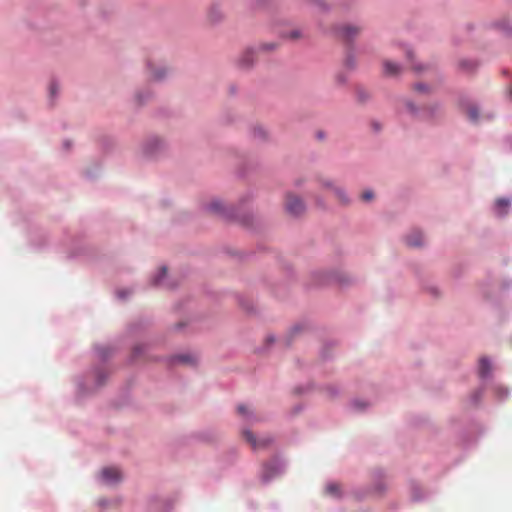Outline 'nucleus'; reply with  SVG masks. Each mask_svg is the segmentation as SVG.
<instances>
[{
  "label": "nucleus",
  "instance_id": "29",
  "mask_svg": "<svg viewBox=\"0 0 512 512\" xmlns=\"http://www.w3.org/2000/svg\"><path fill=\"white\" fill-rule=\"evenodd\" d=\"M413 69L416 70V71H420L421 70V68L416 67V66H414Z\"/></svg>",
  "mask_w": 512,
  "mask_h": 512
},
{
  "label": "nucleus",
  "instance_id": "13",
  "mask_svg": "<svg viewBox=\"0 0 512 512\" xmlns=\"http://www.w3.org/2000/svg\"><path fill=\"white\" fill-rule=\"evenodd\" d=\"M221 11L217 7H212L209 11V18L211 21H217L221 18Z\"/></svg>",
  "mask_w": 512,
  "mask_h": 512
},
{
  "label": "nucleus",
  "instance_id": "27",
  "mask_svg": "<svg viewBox=\"0 0 512 512\" xmlns=\"http://www.w3.org/2000/svg\"><path fill=\"white\" fill-rule=\"evenodd\" d=\"M178 360L181 361V362H188L189 357L188 356H179Z\"/></svg>",
  "mask_w": 512,
  "mask_h": 512
},
{
  "label": "nucleus",
  "instance_id": "8",
  "mask_svg": "<svg viewBox=\"0 0 512 512\" xmlns=\"http://www.w3.org/2000/svg\"><path fill=\"white\" fill-rule=\"evenodd\" d=\"M422 238V233L415 230L406 237V242L411 247H418L422 245Z\"/></svg>",
  "mask_w": 512,
  "mask_h": 512
},
{
  "label": "nucleus",
  "instance_id": "15",
  "mask_svg": "<svg viewBox=\"0 0 512 512\" xmlns=\"http://www.w3.org/2000/svg\"><path fill=\"white\" fill-rule=\"evenodd\" d=\"M276 47H277V44H276V43H274V42H271V43L261 44V45L258 47V50H259V51L268 52V51H272V50H274Z\"/></svg>",
  "mask_w": 512,
  "mask_h": 512
},
{
  "label": "nucleus",
  "instance_id": "2",
  "mask_svg": "<svg viewBox=\"0 0 512 512\" xmlns=\"http://www.w3.org/2000/svg\"><path fill=\"white\" fill-rule=\"evenodd\" d=\"M101 478L106 484H116L121 481L122 474L116 467H106L101 471Z\"/></svg>",
  "mask_w": 512,
  "mask_h": 512
},
{
  "label": "nucleus",
  "instance_id": "30",
  "mask_svg": "<svg viewBox=\"0 0 512 512\" xmlns=\"http://www.w3.org/2000/svg\"><path fill=\"white\" fill-rule=\"evenodd\" d=\"M118 295H119V297H121V298H122V297H124V295L122 294V292H119V293H118Z\"/></svg>",
  "mask_w": 512,
  "mask_h": 512
},
{
  "label": "nucleus",
  "instance_id": "10",
  "mask_svg": "<svg viewBox=\"0 0 512 512\" xmlns=\"http://www.w3.org/2000/svg\"><path fill=\"white\" fill-rule=\"evenodd\" d=\"M324 185L331 189L335 197L343 204L348 202L345 192L340 187H334L331 183H324Z\"/></svg>",
  "mask_w": 512,
  "mask_h": 512
},
{
  "label": "nucleus",
  "instance_id": "17",
  "mask_svg": "<svg viewBox=\"0 0 512 512\" xmlns=\"http://www.w3.org/2000/svg\"><path fill=\"white\" fill-rule=\"evenodd\" d=\"M166 271H167L166 267H162L160 269L159 275L153 279V285H160L161 284V278L166 275Z\"/></svg>",
  "mask_w": 512,
  "mask_h": 512
},
{
  "label": "nucleus",
  "instance_id": "22",
  "mask_svg": "<svg viewBox=\"0 0 512 512\" xmlns=\"http://www.w3.org/2000/svg\"><path fill=\"white\" fill-rule=\"evenodd\" d=\"M254 136L258 138H264L265 137V131L262 127H257L254 129Z\"/></svg>",
  "mask_w": 512,
  "mask_h": 512
},
{
  "label": "nucleus",
  "instance_id": "7",
  "mask_svg": "<svg viewBox=\"0 0 512 512\" xmlns=\"http://www.w3.org/2000/svg\"><path fill=\"white\" fill-rule=\"evenodd\" d=\"M325 493L328 496L340 498L342 496L341 485L336 482H330L325 487Z\"/></svg>",
  "mask_w": 512,
  "mask_h": 512
},
{
  "label": "nucleus",
  "instance_id": "16",
  "mask_svg": "<svg viewBox=\"0 0 512 512\" xmlns=\"http://www.w3.org/2000/svg\"><path fill=\"white\" fill-rule=\"evenodd\" d=\"M468 116L472 121H476L478 119V110L474 106H470L467 110Z\"/></svg>",
  "mask_w": 512,
  "mask_h": 512
},
{
  "label": "nucleus",
  "instance_id": "23",
  "mask_svg": "<svg viewBox=\"0 0 512 512\" xmlns=\"http://www.w3.org/2000/svg\"><path fill=\"white\" fill-rule=\"evenodd\" d=\"M415 90L422 93L428 91V88L426 85L419 83L415 85Z\"/></svg>",
  "mask_w": 512,
  "mask_h": 512
},
{
  "label": "nucleus",
  "instance_id": "20",
  "mask_svg": "<svg viewBox=\"0 0 512 512\" xmlns=\"http://www.w3.org/2000/svg\"><path fill=\"white\" fill-rule=\"evenodd\" d=\"M374 195H373V192L372 191H365L362 193L361 195V198L363 201H370L371 199H373Z\"/></svg>",
  "mask_w": 512,
  "mask_h": 512
},
{
  "label": "nucleus",
  "instance_id": "31",
  "mask_svg": "<svg viewBox=\"0 0 512 512\" xmlns=\"http://www.w3.org/2000/svg\"><path fill=\"white\" fill-rule=\"evenodd\" d=\"M509 95H510V97L512 98V88H511V89H510V91H509Z\"/></svg>",
  "mask_w": 512,
  "mask_h": 512
},
{
  "label": "nucleus",
  "instance_id": "19",
  "mask_svg": "<svg viewBox=\"0 0 512 512\" xmlns=\"http://www.w3.org/2000/svg\"><path fill=\"white\" fill-rule=\"evenodd\" d=\"M288 38L290 39H299L302 37V33L300 30H293L291 31L288 35H287Z\"/></svg>",
  "mask_w": 512,
  "mask_h": 512
},
{
  "label": "nucleus",
  "instance_id": "5",
  "mask_svg": "<svg viewBox=\"0 0 512 512\" xmlns=\"http://www.w3.org/2000/svg\"><path fill=\"white\" fill-rule=\"evenodd\" d=\"M256 50L254 48L245 49L238 59V64L241 68L250 67L255 59Z\"/></svg>",
  "mask_w": 512,
  "mask_h": 512
},
{
  "label": "nucleus",
  "instance_id": "11",
  "mask_svg": "<svg viewBox=\"0 0 512 512\" xmlns=\"http://www.w3.org/2000/svg\"><path fill=\"white\" fill-rule=\"evenodd\" d=\"M491 370V365L489 360L486 357H483L479 360V375L482 378H485L489 375Z\"/></svg>",
  "mask_w": 512,
  "mask_h": 512
},
{
  "label": "nucleus",
  "instance_id": "24",
  "mask_svg": "<svg viewBox=\"0 0 512 512\" xmlns=\"http://www.w3.org/2000/svg\"><path fill=\"white\" fill-rule=\"evenodd\" d=\"M496 392L499 395V397H503V396L507 395V393H508L507 390L502 387H497Z\"/></svg>",
  "mask_w": 512,
  "mask_h": 512
},
{
  "label": "nucleus",
  "instance_id": "18",
  "mask_svg": "<svg viewBox=\"0 0 512 512\" xmlns=\"http://www.w3.org/2000/svg\"><path fill=\"white\" fill-rule=\"evenodd\" d=\"M496 206L498 209H505L509 206V201L506 199H498L496 202Z\"/></svg>",
  "mask_w": 512,
  "mask_h": 512
},
{
  "label": "nucleus",
  "instance_id": "9",
  "mask_svg": "<svg viewBox=\"0 0 512 512\" xmlns=\"http://www.w3.org/2000/svg\"><path fill=\"white\" fill-rule=\"evenodd\" d=\"M384 74L387 76H395L400 73L401 67L391 61H384L383 63Z\"/></svg>",
  "mask_w": 512,
  "mask_h": 512
},
{
  "label": "nucleus",
  "instance_id": "4",
  "mask_svg": "<svg viewBox=\"0 0 512 512\" xmlns=\"http://www.w3.org/2000/svg\"><path fill=\"white\" fill-rule=\"evenodd\" d=\"M360 29L355 26L343 25L337 28V35L343 40H352L359 34Z\"/></svg>",
  "mask_w": 512,
  "mask_h": 512
},
{
  "label": "nucleus",
  "instance_id": "14",
  "mask_svg": "<svg viewBox=\"0 0 512 512\" xmlns=\"http://www.w3.org/2000/svg\"><path fill=\"white\" fill-rule=\"evenodd\" d=\"M209 209L212 212L220 213L223 210V205H222V203L220 201H213V202L210 203Z\"/></svg>",
  "mask_w": 512,
  "mask_h": 512
},
{
  "label": "nucleus",
  "instance_id": "21",
  "mask_svg": "<svg viewBox=\"0 0 512 512\" xmlns=\"http://www.w3.org/2000/svg\"><path fill=\"white\" fill-rule=\"evenodd\" d=\"M151 72H152L151 77L154 80H161L164 77V75H165V70L164 69L161 72H154L152 70H151Z\"/></svg>",
  "mask_w": 512,
  "mask_h": 512
},
{
  "label": "nucleus",
  "instance_id": "12",
  "mask_svg": "<svg viewBox=\"0 0 512 512\" xmlns=\"http://www.w3.org/2000/svg\"><path fill=\"white\" fill-rule=\"evenodd\" d=\"M237 412L239 415L243 416L245 419H250L253 416V411L250 410L249 407L245 404L238 405Z\"/></svg>",
  "mask_w": 512,
  "mask_h": 512
},
{
  "label": "nucleus",
  "instance_id": "25",
  "mask_svg": "<svg viewBox=\"0 0 512 512\" xmlns=\"http://www.w3.org/2000/svg\"><path fill=\"white\" fill-rule=\"evenodd\" d=\"M58 87H57V84L56 83H51L50 85V94L51 96H54L56 94V91H57Z\"/></svg>",
  "mask_w": 512,
  "mask_h": 512
},
{
  "label": "nucleus",
  "instance_id": "28",
  "mask_svg": "<svg viewBox=\"0 0 512 512\" xmlns=\"http://www.w3.org/2000/svg\"><path fill=\"white\" fill-rule=\"evenodd\" d=\"M407 56H408V58H409V59H412V52H411V51H408V52H407Z\"/></svg>",
  "mask_w": 512,
  "mask_h": 512
},
{
  "label": "nucleus",
  "instance_id": "1",
  "mask_svg": "<svg viewBox=\"0 0 512 512\" xmlns=\"http://www.w3.org/2000/svg\"><path fill=\"white\" fill-rule=\"evenodd\" d=\"M286 210L291 215L298 216L305 210V205L299 197L288 194L286 197Z\"/></svg>",
  "mask_w": 512,
  "mask_h": 512
},
{
  "label": "nucleus",
  "instance_id": "3",
  "mask_svg": "<svg viewBox=\"0 0 512 512\" xmlns=\"http://www.w3.org/2000/svg\"><path fill=\"white\" fill-rule=\"evenodd\" d=\"M243 437L253 449L265 448L272 442L268 437L257 439L255 435L248 430L243 431Z\"/></svg>",
  "mask_w": 512,
  "mask_h": 512
},
{
  "label": "nucleus",
  "instance_id": "6",
  "mask_svg": "<svg viewBox=\"0 0 512 512\" xmlns=\"http://www.w3.org/2000/svg\"><path fill=\"white\" fill-rule=\"evenodd\" d=\"M280 471V466L276 461H272L263 465L262 478L265 481L270 480Z\"/></svg>",
  "mask_w": 512,
  "mask_h": 512
},
{
  "label": "nucleus",
  "instance_id": "26",
  "mask_svg": "<svg viewBox=\"0 0 512 512\" xmlns=\"http://www.w3.org/2000/svg\"><path fill=\"white\" fill-rule=\"evenodd\" d=\"M99 506L104 508V507L108 506V502L106 500H104V499L100 500L99 501Z\"/></svg>",
  "mask_w": 512,
  "mask_h": 512
}]
</instances>
